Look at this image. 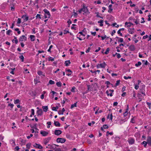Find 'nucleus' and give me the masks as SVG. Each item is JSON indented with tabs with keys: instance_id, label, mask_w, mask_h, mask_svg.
<instances>
[{
	"instance_id": "4d7b16f0",
	"label": "nucleus",
	"mask_w": 151,
	"mask_h": 151,
	"mask_svg": "<svg viewBox=\"0 0 151 151\" xmlns=\"http://www.w3.org/2000/svg\"><path fill=\"white\" fill-rule=\"evenodd\" d=\"M15 151H16V150L18 151L19 150V148L18 146H17L15 147Z\"/></svg>"
},
{
	"instance_id": "dca6fc26",
	"label": "nucleus",
	"mask_w": 151,
	"mask_h": 151,
	"mask_svg": "<svg viewBox=\"0 0 151 151\" xmlns=\"http://www.w3.org/2000/svg\"><path fill=\"white\" fill-rule=\"evenodd\" d=\"M29 37L30 38L31 40L32 41H34L35 40V36L33 35H30Z\"/></svg>"
},
{
	"instance_id": "393cba45",
	"label": "nucleus",
	"mask_w": 151,
	"mask_h": 151,
	"mask_svg": "<svg viewBox=\"0 0 151 151\" xmlns=\"http://www.w3.org/2000/svg\"><path fill=\"white\" fill-rule=\"evenodd\" d=\"M142 64L141 63L140 61L138 62L137 63H136L135 64V66L136 67H138L140 65Z\"/></svg>"
},
{
	"instance_id": "2f4dec72",
	"label": "nucleus",
	"mask_w": 151,
	"mask_h": 151,
	"mask_svg": "<svg viewBox=\"0 0 151 151\" xmlns=\"http://www.w3.org/2000/svg\"><path fill=\"white\" fill-rule=\"evenodd\" d=\"M128 24H131L132 25H133V24L131 22H126L125 23V25L126 26L127 25H128Z\"/></svg>"
},
{
	"instance_id": "49530a36",
	"label": "nucleus",
	"mask_w": 151,
	"mask_h": 151,
	"mask_svg": "<svg viewBox=\"0 0 151 151\" xmlns=\"http://www.w3.org/2000/svg\"><path fill=\"white\" fill-rule=\"evenodd\" d=\"M54 58H52L51 57H50L49 58L48 60L49 61H53L54 60Z\"/></svg>"
},
{
	"instance_id": "a18cd8bd",
	"label": "nucleus",
	"mask_w": 151,
	"mask_h": 151,
	"mask_svg": "<svg viewBox=\"0 0 151 151\" xmlns=\"http://www.w3.org/2000/svg\"><path fill=\"white\" fill-rule=\"evenodd\" d=\"M76 89V88L75 87H73L72 88V89L71 90V91L72 92H75V89Z\"/></svg>"
},
{
	"instance_id": "13d9d810",
	"label": "nucleus",
	"mask_w": 151,
	"mask_h": 151,
	"mask_svg": "<svg viewBox=\"0 0 151 151\" xmlns=\"http://www.w3.org/2000/svg\"><path fill=\"white\" fill-rule=\"evenodd\" d=\"M104 22V21L102 19L100 20L98 22V23L101 24L102 23H103Z\"/></svg>"
},
{
	"instance_id": "58836bf2",
	"label": "nucleus",
	"mask_w": 151,
	"mask_h": 151,
	"mask_svg": "<svg viewBox=\"0 0 151 151\" xmlns=\"http://www.w3.org/2000/svg\"><path fill=\"white\" fill-rule=\"evenodd\" d=\"M95 122L94 121H92L91 122V123H88V125L89 126H91V124H95Z\"/></svg>"
},
{
	"instance_id": "603ef678",
	"label": "nucleus",
	"mask_w": 151,
	"mask_h": 151,
	"mask_svg": "<svg viewBox=\"0 0 151 151\" xmlns=\"http://www.w3.org/2000/svg\"><path fill=\"white\" fill-rule=\"evenodd\" d=\"M124 78L125 79H130L131 78V77H130V76H128L127 77L126 76H124Z\"/></svg>"
},
{
	"instance_id": "aec40b11",
	"label": "nucleus",
	"mask_w": 151,
	"mask_h": 151,
	"mask_svg": "<svg viewBox=\"0 0 151 151\" xmlns=\"http://www.w3.org/2000/svg\"><path fill=\"white\" fill-rule=\"evenodd\" d=\"M24 17H25V19H24V20H25V21H27L29 19V17H28L26 15H23L22 17V18H23Z\"/></svg>"
},
{
	"instance_id": "6ab92c4d",
	"label": "nucleus",
	"mask_w": 151,
	"mask_h": 151,
	"mask_svg": "<svg viewBox=\"0 0 151 151\" xmlns=\"http://www.w3.org/2000/svg\"><path fill=\"white\" fill-rule=\"evenodd\" d=\"M134 29V28L131 29V28H129L128 29L129 32L130 34H132L134 33L133 30Z\"/></svg>"
},
{
	"instance_id": "1a4fd4ad",
	"label": "nucleus",
	"mask_w": 151,
	"mask_h": 151,
	"mask_svg": "<svg viewBox=\"0 0 151 151\" xmlns=\"http://www.w3.org/2000/svg\"><path fill=\"white\" fill-rule=\"evenodd\" d=\"M129 49L131 51H134L135 50L134 46L133 45H131L129 47Z\"/></svg>"
},
{
	"instance_id": "4be33fe9",
	"label": "nucleus",
	"mask_w": 151,
	"mask_h": 151,
	"mask_svg": "<svg viewBox=\"0 0 151 151\" xmlns=\"http://www.w3.org/2000/svg\"><path fill=\"white\" fill-rule=\"evenodd\" d=\"M35 144L36 145H37V148L40 149H41L43 148L39 144H38L37 143H35Z\"/></svg>"
},
{
	"instance_id": "ddd939ff",
	"label": "nucleus",
	"mask_w": 151,
	"mask_h": 151,
	"mask_svg": "<svg viewBox=\"0 0 151 151\" xmlns=\"http://www.w3.org/2000/svg\"><path fill=\"white\" fill-rule=\"evenodd\" d=\"M42 108L43 109L44 111L47 112V111L48 109L47 106H43Z\"/></svg>"
},
{
	"instance_id": "412c9836",
	"label": "nucleus",
	"mask_w": 151,
	"mask_h": 151,
	"mask_svg": "<svg viewBox=\"0 0 151 151\" xmlns=\"http://www.w3.org/2000/svg\"><path fill=\"white\" fill-rule=\"evenodd\" d=\"M77 102L75 103L74 104L71 105L70 108L72 109L74 107H77Z\"/></svg>"
},
{
	"instance_id": "20e7f679",
	"label": "nucleus",
	"mask_w": 151,
	"mask_h": 151,
	"mask_svg": "<svg viewBox=\"0 0 151 151\" xmlns=\"http://www.w3.org/2000/svg\"><path fill=\"white\" fill-rule=\"evenodd\" d=\"M27 37L24 35H22L21 36L19 39V41L21 42L23 41H25L27 40Z\"/></svg>"
},
{
	"instance_id": "052dcab7",
	"label": "nucleus",
	"mask_w": 151,
	"mask_h": 151,
	"mask_svg": "<svg viewBox=\"0 0 151 151\" xmlns=\"http://www.w3.org/2000/svg\"><path fill=\"white\" fill-rule=\"evenodd\" d=\"M31 112H32L31 114H32V115H34V114H35V111L34 109H31Z\"/></svg>"
},
{
	"instance_id": "774afa93",
	"label": "nucleus",
	"mask_w": 151,
	"mask_h": 151,
	"mask_svg": "<svg viewBox=\"0 0 151 151\" xmlns=\"http://www.w3.org/2000/svg\"><path fill=\"white\" fill-rule=\"evenodd\" d=\"M55 151H61V150L60 148H57L56 149Z\"/></svg>"
},
{
	"instance_id": "9b49d317",
	"label": "nucleus",
	"mask_w": 151,
	"mask_h": 151,
	"mask_svg": "<svg viewBox=\"0 0 151 151\" xmlns=\"http://www.w3.org/2000/svg\"><path fill=\"white\" fill-rule=\"evenodd\" d=\"M98 65H99L100 67L102 68H104L105 66L106 65L105 62H103L102 63H101Z\"/></svg>"
},
{
	"instance_id": "c9c22d12",
	"label": "nucleus",
	"mask_w": 151,
	"mask_h": 151,
	"mask_svg": "<svg viewBox=\"0 0 151 151\" xmlns=\"http://www.w3.org/2000/svg\"><path fill=\"white\" fill-rule=\"evenodd\" d=\"M36 19L39 18V19H41V17H40V15L39 14H37L36 16Z\"/></svg>"
},
{
	"instance_id": "c03bdc74",
	"label": "nucleus",
	"mask_w": 151,
	"mask_h": 151,
	"mask_svg": "<svg viewBox=\"0 0 151 151\" xmlns=\"http://www.w3.org/2000/svg\"><path fill=\"white\" fill-rule=\"evenodd\" d=\"M139 88V86L138 84H137V85L136 84L135 85L134 88L136 89V90L138 89V88Z\"/></svg>"
},
{
	"instance_id": "bb28decb",
	"label": "nucleus",
	"mask_w": 151,
	"mask_h": 151,
	"mask_svg": "<svg viewBox=\"0 0 151 151\" xmlns=\"http://www.w3.org/2000/svg\"><path fill=\"white\" fill-rule=\"evenodd\" d=\"M110 50V49L109 48H108L106 49V51L104 53L105 54H107L109 53V52Z\"/></svg>"
},
{
	"instance_id": "e433bc0d",
	"label": "nucleus",
	"mask_w": 151,
	"mask_h": 151,
	"mask_svg": "<svg viewBox=\"0 0 151 151\" xmlns=\"http://www.w3.org/2000/svg\"><path fill=\"white\" fill-rule=\"evenodd\" d=\"M120 81L119 80L117 81H116V83L115 87H116V86H117L119 85V83Z\"/></svg>"
},
{
	"instance_id": "5fc2aeb1",
	"label": "nucleus",
	"mask_w": 151,
	"mask_h": 151,
	"mask_svg": "<svg viewBox=\"0 0 151 151\" xmlns=\"http://www.w3.org/2000/svg\"><path fill=\"white\" fill-rule=\"evenodd\" d=\"M8 106H10L11 108H12L14 106V104H8Z\"/></svg>"
},
{
	"instance_id": "79ce46f5",
	"label": "nucleus",
	"mask_w": 151,
	"mask_h": 151,
	"mask_svg": "<svg viewBox=\"0 0 151 151\" xmlns=\"http://www.w3.org/2000/svg\"><path fill=\"white\" fill-rule=\"evenodd\" d=\"M96 17H100V18H101V19H103V17H100L99 15V12H97L96 13Z\"/></svg>"
},
{
	"instance_id": "c85d7f7f",
	"label": "nucleus",
	"mask_w": 151,
	"mask_h": 151,
	"mask_svg": "<svg viewBox=\"0 0 151 151\" xmlns=\"http://www.w3.org/2000/svg\"><path fill=\"white\" fill-rule=\"evenodd\" d=\"M124 122H125V119H121L120 120V122H119L120 124H122Z\"/></svg>"
},
{
	"instance_id": "09e8293b",
	"label": "nucleus",
	"mask_w": 151,
	"mask_h": 151,
	"mask_svg": "<svg viewBox=\"0 0 151 151\" xmlns=\"http://www.w3.org/2000/svg\"><path fill=\"white\" fill-rule=\"evenodd\" d=\"M107 134L106 135L108 136V134H110L111 135H112L113 134V133L112 132H109V131H107L106 132Z\"/></svg>"
},
{
	"instance_id": "37998d69",
	"label": "nucleus",
	"mask_w": 151,
	"mask_h": 151,
	"mask_svg": "<svg viewBox=\"0 0 151 151\" xmlns=\"http://www.w3.org/2000/svg\"><path fill=\"white\" fill-rule=\"evenodd\" d=\"M67 23H68V24L69 25V26H68V27H69L70 24L72 23V22L69 19L68 20L67 22Z\"/></svg>"
},
{
	"instance_id": "6e6552de",
	"label": "nucleus",
	"mask_w": 151,
	"mask_h": 151,
	"mask_svg": "<svg viewBox=\"0 0 151 151\" xmlns=\"http://www.w3.org/2000/svg\"><path fill=\"white\" fill-rule=\"evenodd\" d=\"M147 143L150 145H151V138L150 137H148L147 139Z\"/></svg>"
},
{
	"instance_id": "2eb2a0df",
	"label": "nucleus",
	"mask_w": 151,
	"mask_h": 151,
	"mask_svg": "<svg viewBox=\"0 0 151 151\" xmlns=\"http://www.w3.org/2000/svg\"><path fill=\"white\" fill-rule=\"evenodd\" d=\"M65 111V110L64 108H63L62 109V111L61 110H60L58 112V114L59 115H63V112H64Z\"/></svg>"
},
{
	"instance_id": "4468645a",
	"label": "nucleus",
	"mask_w": 151,
	"mask_h": 151,
	"mask_svg": "<svg viewBox=\"0 0 151 151\" xmlns=\"http://www.w3.org/2000/svg\"><path fill=\"white\" fill-rule=\"evenodd\" d=\"M112 4H110L109 6V10L108 11V12L109 13H111L113 10V9L112 8Z\"/></svg>"
},
{
	"instance_id": "de8ad7c7",
	"label": "nucleus",
	"mask_w": 151,
	"mask_h": 151,
	"mask_svg": "<svg viewBox=\"0 0 151 151\" xmlns=\"http://www.w3.org/2000/svg\"><path fill=\"white\" fill-rule=\"evenodd\" d=\"M120 31H119V30L118 31H117V33L118 34H119L120 36H122V34L121 32H120Z\"/></svg>"
},
{
	"instance_id": "f3484780",
	"label": "nucleus",
	"mask_w": 151,
	"mask_h": 151,
	"mask_svg": "<svg viewBox=\"0 0 151 151\" xmlns=\"http://www.w3.org/2000/svg\"><path fill=\"white\" fill-rule=\"evenodd\" d=\"M134 136L137 138H139L140 137V135L139 132L135 133Z\"/></svg>"
},
{
	"instance_id": "423d86ee",
	"label": "nucleus",
	"mask_w": 151,
	"mask_h": 151,
	"mask_svg": "<svg viewBox=\"0 0 151 151\" xmlns=\"http://www.w3.org/2000/svg\"><path fill=\"white\" fill-rule=\"evenodd\" d=\"M43 11L45 12V14L47 15L48 16V18H49L50 16V15L49 11L46 9H44Z\"/></svg>"
},
{
	"instance_id": "0e129e2a",
	"label": "nucleus",
	"mask_w": 151,
	"mask_h": 151,
	"mask_svg": "<svg viewBox=\"0 0 151 151\" xmlns=\"http://www.w3.org/2000/svg\"><path fill=\"white\" fill-rule=\"evenodd\" d=\"M64 34H66L67 33H69V32L68 31V30H66V29H65L64 30Z\"/></svg>"
},
{
	"instance_id": "338daca9",
	"label": "nucleus",
	"mask_w": 151,
	"mask_h": 151,
	"mask_svg": "<svg viewBox=\"0 0 151 151\" xmlns=\"http://www.w3.org/2000/svg\"><path fill=\"white\" fill-rule=\"evenodd\" d=\"M125 86H123L122 88V92H124V91H125Z\"/></svg>"
},
{
	"instance_id": "c756f323",
	"label": "nucleus",
	"mask_w": 151,
	"mask_h": 151,
	"mask_svg": "<svg viewBox=\"0 0 151 151\" xmlns=\"http://www.w3.org/2000/svg\"><path fill=\"white\" fill-rule=\"evenodd\" d=\"M31 145V143H27L26 145L27 148L28 149H29L30 148Z\"/></svg>"
},
{
	"instance_id": "e2e57ef3",
	"label": "nucleus",
	"mask_w": 151,
	"mask_h": 151,
	"mask_svg": "<svg viewBox=\"0 0 151 151\" xmlns=\"http://www.w3.org/2000/svg\"><path fill=\"white\" fill-rule=\"evenodd\" d=\"M52 109L53 111H57V109H56V108L55 107H52Z\"/></svg>"
},
{
	"instance_id": "5701e85b",
	"label": "nucleus",
	"mask_w": 151,
	"mask_h": 151,
	"mask_svg": "<svg viewBox=\"0 0 151 151\" xmlns=\"http://www.w3.org/2000/svg\"><path fill=\"white\" fill-rule=\"evenodd\" d=\"M20 102V101L19 99H17L14 101V103L15 104L19 103Z\"/></svg>"
},
{
	"instance_id": "473e14b6",
	"label": "nucleus",
	"mask_w": 151,
	"mask_h": 151,
	"mask_svg": "<svg viewBox=\"0 0 151 151\" xmlns=\"http://www.w3.org/2000/svg\"><path fill=\"white\" fill-rule=\"evenodd\" d=\"M19 58L22 61H24V57L23 55H21L19 57Z\"/></svg>"
},
{
	"instance_id": "7ed1b4c3",
	"label": "nucleus",
	"mask_w": 151,
	"mask_h": 151,
	"mask_svg": "<svg viewBox=\"0 0 151 151\" xmlns=\"http://www.w3.org/2000/svg\"><path fill=\"white\" fill-rule=\"evenodd\" d=\"M43 111L42 109H40L37 111V116H41L43 114Z\"/></svg>"
},
{
	"instance_id": "a19ab883",
	"label": "nucleus",
	"mask_w": 151,
	"mask_h": 151,
	"mask_svg": "<svg viewBox=\"0 0 151 151\" xmlns=\"http://www.w3.org/2000/svg\"><path fill=\"white\" fill-rule=\"evenodd\" d=\"M142 62H145L144 63V64L145 65H149V63L147 61V60H146V61H145L144 60H143L142 61Z\"/></svg>"
},
{
	"instance_id": "6e6d98bb",
	"label": "nucleus",
	"mask_w": 151,
	"mask_h": 151,
	"mask_svg": "<svg viewBox=\"0 0 151 151\" xmlns=\"http://www.w3.org/2000/svg\"><path fill=\"white\" fill-rule=\"evenodd\" d=\"M147 104L149 106V109H151V103L147 102Z\"/></svg>"
},
{
	"instance_id": "9d476101",
	"label": "nucleus",
	"mask_w": 151,
	"mask_h": 151,
	"mask_svg": "<svg viewBox=\"0 0 151 151\" xmlns=\"http://www.w3.org/2000/svg\"><path fill=\"white\" fill-rule=\"evenodd\" d=\"M129 143L130 144H132L134 143V140L133 138H131L128 141Z\"/></svg>"
},
{
	"instance_id": "7c9ffc66",
	"label": "nucleus",
	"mask_w": 151,
	"mask_h": 151,
	"mask_svg": "<svg viewBox=\"0 0 151 151\" xmlns=\"http://www.w3.org/2000/svg\"><path fill=\"white\" fill-rule=\"evenodd\" d=\"M49 83L51 85L55 83V82L52 80H50L49 81Z\"/></svg>"
},
{
	"instance_id": "cd10ccee",
	"label": "nucleus",
	"mask_w": 151,
	"mask_h": 151,
	"mask_svg": "<svg viewBox=\"0 0 151 151\" xmlns=\"http://www.w3.org/2000/svg\"><path fill=\"white\" fill-rule=\"evenodd\" d=\"M51 139L50 137H49L46 140V141L45 142L44 144L45 145H46L49 142V140Z\"/></svg>"
},
{
	"instance_id": "f257e3e1",
	"label": "nucleus",
	"mask_w": 151,
	"mask_h": 151,
	"mask_svg": "<svg viewBox=\"0 0 151 151\" xmlns=\"http://www.w3.org/2000/svg\"><path fill=\"white\" fill-rule=\"evenodd\" d=\"M82 12H84L85 13H86L87 14H89L90 13L88 10L87 9V7H86L84 5H83L82 8L81 9Z\"/></svg>"
},
{
	"instance_id": "39448f33",
	"label": "nucleus",
	"mask_w": 151,
	"mask_h": 151,
	"mask_svg": "<svg viewBox=\"0 0 151 151\" xmlns=\"http://www.w3.org/2000/svg\"><path fill=\"white\" fill-rule=\"evenodd\" d=\"M62 133V131L59 129L55 130L54 132L55 134L56 135H59L61 134Z\"/></svg>"
},
{
	"instance_id": "8fccbe9b",
	"label": "nucleus",
	"mask_w": 151,
	"mask_h": 151,
	"mask_svg": "<svg viewBox=\"0 0 151 151\" xmlns=\"http://www.w3.org/2000/svg\"><path fill=\"white\" fill-rule=\"evenodd\" d=\"M21 23V19L20 18H19L18 19L17 23L18 24H20Z\"/></svg>"
},
{
	"instance_id": "a878e982",
	"label": "nucleus",
	"mask_w": 151,
	"mask_h": 151,
	"mask_svg": "<svg viewBox=\"0 0 151 151\" xmlns=\"http://www.w3.org/2000/svg\"><path fill=\"white\" fill-rule=\"evenodd\" d=\"M147 143L145 141H144L142 143V145H144V146L145 147L147 146Z\"/></svg>"
},
{
	"instance_id": "f03ea898",
	"label": "nucleus",
	"mask_w": 151,
	"mask_h": 151,
	"mask_svg": "<svg viewBox=\"0 0 151 151\" xmlns=\"http://www.w3.org/2000/svg\"><path fill=\"white\" fill-rule=\"evenodd\" d=\"M56 141L58 143H63L66 141V139L63 138H58L57 139Z\"/></svg>"
},
{
	"instance_id": "3c124183",
	"label": "nucleus",
	"mask_w": 151,
	"mask_h": 151,
	"mask_svg": "<svg viewBox=\"0 0 151 151\" xmlns=\"http://www.w3.org/2000/svg\"><path fill=\"white\" fill-rule=\"evenodd\" d=\"M123 41V39L122 38H120L119 40H118V42H122Z\"/></svg>"
},
{
	"instance_id": "4c0bfd02",
	"label": "nucleus",
	"mask_w": 151,
	"mask_h": 151,
	"mask_svg": "<svg viewBox=\"0 0 151 151\" xmlns=\"http://www.w3.org/2000/svg\"><path fill=\"white\" fill-rule=\"evenodd\" d=\"M12 32V31L10 30H9L6 32V34L8 35H9L10 33Z\"/></svg>"
},
{
	"instance_id": "864d4df0",
	"label": "nucleus",
	"mask_w": 151,
	"mask_h": 151,
	"mask_svg": "<svg viewBox=\"0 0 151 151\" xmlns=\"http://www.w3.org/2000/svg\"><path fill=\"white\" fill-rule=\"evenodd\" d=\"M116 55H117V57L118 58H120L121 57V55H120V54L118 53L117 52H116Z\"/></svg>"
},
{
	"instance_id": "b1692460",
	"label": "nucleus",
	"mask_w": 151,
	"mask_h": 151,
	"mask_svg": "<svg viewBox=\"0 0 151 151\" xmlns=\"http://www.w3.org/2000/svg\"><path fill=\"white\" fill-rule=\"evenodd\" d=\"M61 83L60 81L56 83V84L57 86L58 87H60L61 86Z\"/></svg>"
},
{
	"instance_id": "f8f14e48",
	"label": "nucleus",
	"mask_w": 151,
	"mask_h": 151,
	"mask_svg": "<svg viewBox=\"0 0 151 151\" xmlns=\"http://www.w3.org/2000/svg\"><path fill=\"white\" fill-rule=\"evenodd\" d=\"M54 124L55 125L56 127H60V124L58 121H54Z\"/></svg>"
},
{
	"instance_id": "a211bd4d",
	"label": "nucleus",
	"mask_w": 151,
	"mask_h": 151,
	"mask_svg": "<svg viewBox=\"0 0 151 151\" xmlns=\"http://www.w3.org/2000/svg\"><path fill=\"white\" fill-rule=\"evenodd\" d=\"M70 63V60L65 61V64L66 66H68Z\"/></svg>"
},
{
	"instance_id": "bf43d9fd",
	"label": "nucleus",
	"mask_w": 151,
	"mask_h": 151,
	"mask_svg": "<svg viewBox=\"0 0 151 151\" xmlns=\"http://www.w3.org/2000/svg\"><path fill=\"white\" fill-rule=\"evenodd\" d=\"M127 111H126L123 114V115L124 116H127Z\"/></svg>"
},
{
	"instance_id": "f704fd0d",
	"label": "nucleus",
	"mask_w": 151,
	"mask_h": 151,
	"mask_svg": "<svg viewBox=\"0 0 151 151\" xmlns=\"http://www.w3.org/2000/svg\"><path fill=\"white\" fill-rule=\"evenodd\" d=\"M37 74H38V75H39V76H41V75H43V74H42V71H38L37 72Z\"/></svg>"
},
{
	"instance_id": "0eeeda50",
	"label": "nucleus",
	"mask_w": 151,
	"mask_h": 151,
	"mask_svg": "<svg viewBox=\"0 0 151 151\" xmlns=\"http://www.w3.org/2000/svg\"><path fill=\"white\" fill-rule=\"evenodd\" d=\"M40 134L43 136H46L48 134V133L45 131H41L40 132Z\"/></svg>"
},
{
	"instance_id": "72a5a7b5",
	"label": "nucleus",
	"mask_w": 151,
	"mask_h": 151,
	"mask_svg": "<svg viewBox=\"0 0 151 151\" xmlns=\"http://www.w3.org/2000/svg\"><path fill=\"white\" fill-rule=\"evenodd\" d=\"M48 146H50V147L49 148L50 149H55V148H56V147H55V148H54V147L52 146V145H50V144L48 145Z\"/></svg>"
},
{
	"instance_id": "ea45409f",
	"label": "nucleus",
	"mask_w": 151,
	"mask_h": 151,
	"mask_svg": "<svg viewBox=\"0 0 151 151\" xmlns=\"http://www.w3.org/2000/svg\"><path fill=\"white\" fill-rule=\"evenodd\" d=\"M103 128L105 129H106L108 128L109 127L106 124H104L103 126Z\"/></svg>"
},
{
	"instance_id": "680f3d73",
	"label": "nucleus",
	"mask_w": 151,
	"mask_h": 151,
	"mask_svg": "<svg viewBox=\"0 0 151 151\" xmlns=\"http://www.w3.org/2000/svg\"><path fill=\"white\" fill-rule=\"evenodd\" d=\"M148 36L147 35H146L144 36L143 37V38L144 39H145L147 38H148Z\"/></svg>"
},
{
	"instance_id": "69168bd1",
	"label": "nucleus",
	"mask_w": 151,
	"mask_h": 151,
	"mask_svg": "<svg viewBox=\"0 0 151 151\" xmlns=\"http://www.w3.org/2000/svg\"><path fill=\"white\" fill-rule=\"evenodd\" d=\"M101 37L102 38V40H104L105 38H106V35H105V36L104 37L103 36H101Z\"/></svg>"
}]
</instances>
